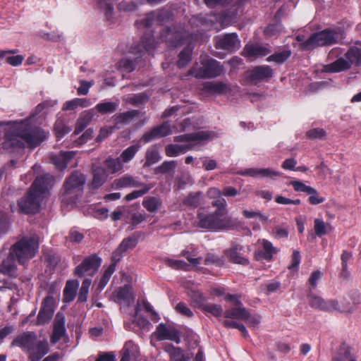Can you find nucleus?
I'll return each instance as SVG.
<instances>
[{
  "label": "nucleus",
  "instance_id": "09e8293b",
  "mask_svg": "<svg viewBox=\"0 0 361 361\" xmlns=\"http://www.w3.org/2000/svg\"><path fill=\"white\" fill-rule=\"evenodd\" d=\"M192 49V47L188 46L179 54V59L177 61V66L179 68H183L190 61Z\"/></svg>",
  "mask_w": 361,
  "mask_h": 361
},
{
  "label": "nucleus",
  "instance_id": "72a5a7b5",
  "mask_svg": "<svg viewBox=\"0 0 361 361\" xmlns=\"http://www.w3.org/2000/svg\"><path fill=\"white\" fill-rule=\"evenodd\" d=\"M78 286L79 281L77 280H70L66 282L63 290V300L66 302H70L73 300Z\"/></svg>",
  "mask_w": 361,
  "mask_h": 361
},
{
  "label": "nucleus",
  "instance_id": "7ed1b4c3",
  "mask_svg": "<svg viewBox=\"0 0 361 361\" xmlns=\"http://www.w3.org/2000/svg\"><path fill=\"white\" fill-rule=\"evenodd\" d=\"M85 183L86 177L83 173L78 171L72 172L63 183L62 202L75 204L82 195Z\"/></svg>",
  "mask_w": 361,
  "mask_h": 361
},
{
  "label": "nucleus",
  "instance_id": "1a4fd4ad",
  "mask_svg": "<svg viewBox=\"0 0 361 361\" xmlns=\"http://www.w3.org/2000/svg\"><path fill=\"white\" fill-rule=\"evenodd\" d=\"M212 138V133L209 131H198L176 136L174 141L177 142H187L188 143L196 144V149H195V150H200L201 147L204 145L208 140Z\"/></svg>",
  "mask_w": 361,
  "mask_h": 361
},
{
  "label": "nucleus",
  "instance_id": "4be33fe9",
  "mask_svg": "<svg viewBox=\"0 0 361 361\" xmlns=\"http://www.w3.org/2000/svg\"><path fill=\"white\" fill-rule=\"evenodd\" d=\"M37 336L33 332H26L17 336L11 343L12 346H18L28 352L36 343Z\"/></svg>",
  "mask_w": 361,
  "mask_h": 361
},
{
  "label": "nucleus",
  "instance_id": "f704fd0d",
  "mask_svg": "<svg viewBox=\"0 0 361 361\" xmlns=\"http://www.w3.org/2000/svg\"><path fill=\"white\" fill-rule=\"evenodd\" d=\"M224 315L228 319L247 320L249 318L250 314L245 307L238 306L227 310L224 312Z\"/></svg>",
  "mask_w": 361,
  "mask_h": 361
},
{
  "label": "nucleus",
  "instance_id": "ea45409f",
  "mask_svg": "<svg viewBox=\"0 0 361 361\" xmlns=\"http://www.w3.org/2000/svg\"><path fill=\"white\" fill-rule=\"evenodd\" d=\"M118 106L117 102H103L98 103L94 109L102 114H109L114 113Z\"/></svg>",
  "mask_w": 361,
  "mask_h": 361
},
{
  "label": "nucleus",
  "instance_id": "423d86ee",
  "mask_svg": "<svg viewBox=\"0 0 361 361\" xmlns=\"http://www.w3.org/2000/svg\"><path fill=\"white\" fill-rule=\"evenodd\" d=\"M339 33L335 30L326 29L321 32L312 34L302 47L306 50H311L317 47L330 46L337 42Z\"/></svg>",
  "mask_w": 361,
  "mask_h": 361
},
{
  "label": "nucleus",
  "instance_id": "e433bc0d",
  "mask_svg": "<svg viewBox=\"0 0 361 361\" xmlns=\"http://www.w3.org/2000/svg\"><path fill=\"white\" fill-rule=\"evenodd\" d=\"M142 205L148 212L154 213L161 208L162 201L160 197L148 196L143 200Z\"/></svg>",
  "mask_w": 361,
  "mask_h": 361
},
{
  "label": "nucleus",
  "instance_id": "5fc2aeb1",
  "mask_svg": "<svg viewBox=\"0 0 361 361\" xmlns=\"http://www.w3.org/2000/svg\"><path fill=\"white\" fill-rule=\"evenodd\" d=\"M176 165V161H165L156 169L155 171L156 173H167L174 171Z\"/></svg>",
  "mask_w": 361,
  "mask_h": 361
},
{
  "label": "nucleus",
  "instance_id": "f03ea898",
  "mask_svg": "<svg viewBox=\"0 0 361 361\" xmlns=\"http://www.w3.org/2000/svg\"><path fill=\"white\" fill-rule=\"evenodd\" d=\"M195 225L197 228L212 231L229 229L233 226L231 220L221 211H215L212 213L200 211L195 221Z\"/></svg>",
  "mask_w": 361,
  "mask_h": 361
},
{
  "label": "nucleus",
  "instance_id": "69168bd1",
  "mask_svg": "<svg viewBox=\"0 0 361 361\" xmlns=\"http://www.w3.org/2000/svg\"><path fill=\"white\" fill-rule=\"evenodd\" d=\"M176 312L187 317H191L193 316V313L191 310L184 303L178 302L175 307Z\"/></svg>",
  "mask_w": 361,
  "mask_h": 361
},
{
  "label": "nucleus",
  "instance_id": "393cba45",
  "mask_svg": "<svg viewBox=\"0 0 361 361\" xmlns=\"http://www.w3.org/2000/svg\"><path fill=\"white\" fill-rule=\"evenodd\" d=\"M49 350L48 342L44 341H36L29 351L30 358L32 361H39Z\"/></svg>",
  "mask_w": 361,
  "mask_h": 361
},
{
  "label": "nucleus",
  "instance_id": "7c9ffc66",
  "mask_svg": "<svg viewBox=\"0 0 361 361\" xmlns=\"http://www.w3.org/2000/svg\"><path fill=\"white\" fill-rule=\"evenodd\" d=\"M94 117V109H90L81 114L78 119L75 125V128L73 133L74 135H78L81 133L87 126L90 123Z\"/></svg>",
  "mask_w": 361,
  "mask_h": 361
},
{
  "label": "nucleus",
  "instance_id": "052dcab7",
  "mask_svg": "<svg viewBox=\"0 0 361 361\" xmlns=\"http://www.w3.org/2000/svg\"><path fill=\"white\" fill-rule=\"evenodd\" d=\"M203 309L205 312H209L215 317H220L223 312L221 306L216 304L206 305Z\"/></svg>",
  "mask_w": 361,
  "mask_h": 361
},
{
  "label": "nucleus",
  "instance_id": "864d4df0",
  "mask_svg": "<svg viewBox=\"0 0 361 361\" xmlns=\"http://www.w3.org/2000/svg\"><path fill=\"white\" fill-rule=\"evenodd\" d=\"M116 269V264H110L107 269L104 271V274L100 279V281L99 283V287L100 288H104V286L107 284L109 282L111 275L114 274Z\"/></svg>",
  "mask_w": 361,
  "mask_h": 361
},
{
  "label": "nucleus",
  "instance_id": "8fccbe9b",
  "mask_svg": "<svg viewBox=\"0 0 361 361\" xmlns=\"http://www.w3.org/2000/svg\"><path fill=\"white\" fill-rule=\"evenodd\" d=\"M90 213L95 218L104 220L108 217L109 210L105 207L97 205H91L89 208Z\"/></svg>",
  "mask_w": 361,
  "mask_h": 361
},
{
  "label": "nucleus",
  "instance_id": "cd10ccee",
  "mask_svg": "<svg viewBox=\"0 0 361 361\" xmlns=\"http://www.w3.org/2000/svg\"><path fill=\"white\" fill-rule=\"evenodd\" d=\"M345 57L352 66L361 65V42L357 41L351 46L345 54Z\"/></svg>",
  "mask_w": 361,
  "mask_h": 361
},
{
  "label": "nucleus",
  "instance_id": "a18cd8bd",
  "mask_svg": "<svg viewBox=\"0 0 361 361\" xmlns=\"http://www.w3.org/2000/svg\"><path fill=\"white\" fill-rule=\"evenodd\" d=\"M291 55V51L289 49H285L281 51L274 53L267 58L268 62H275L278 64H281L285 62Z\"/></svg>",
  "mask_w": 361,
  "mask_h": 361
},
{
  "label": "nucleus",
  "instance_id": "c03bdc74",
  "mask_svg": "<svg viewBox=\"0 0 361 361\" xmlns=\"http://www.w3.org/2000/svg\"><path fill=\"white\" fill-rule=\"evenodd\" d=\"M104 164L111 173H115L123 169L124 164L120 157H109L105 160Z\"/></svg>",
  "mask_w": 361,
  "mask_h": 361
},
{
  "label": "nucleus",
  "instance_id": "dca6fc26",
  "mask_svg": "<svg viewBox=\"0 0 361 361\" xmlns=\"http://www.w3.org/2000/svg\"><path fill=\"white\" fill-rule=\"evenodd\" d=\"M258 243L261 245V247L255 251V259L257 260H271L274 255L277 252L276 248L270 241L265 239L258 240Z\"/></svg>",
  "mask_w": 361,
  "mask_h": 361
},
{
  "label": "nucleus",
  "instance_id": "f257e3e1",
  "mask_svg": "<svg viewBox=\"0 0 361 361\" xmlns=\"http://www.w3.org/2000/svg\"><path fill=\"white\" fill-rule=\"evenodd\" d=\"M54 183V177L49 173L37 176L26 195L18 202V208L10 204L13 212L20 214H35L39 210L40 202L46 195L49 187Z\"/></svg>",
  "mask_w": 361,
  "mask_h": 361
},
{
  "label": "nucleus",
  "instance_id": "c9c22d12",
  "mask_svg": "<svg viewBox=\"0 0 361 361\" xmlns=\"http://www.w3.org/2000/svg\"><path fill=\"white\" fill-rule=\"evenodd\" d=\"M226 256L229 259V260L235 264H247L248 259L243 257L238 252V248L237 245L233 246L230 249H228L225 251Z\"/></svg>",
  "mask_w": 361,
  "mask_h": 361
},
{
  "label": "nucleus",
  "instance_id": "13d9d810",
  "mask_svg": "<svg viewBox=\"0 0 361 361\" xmlns=\"http://www.w3.org/2000/svg\"><path fill=\"white\" fill-rule=\"evenodd\" d=\"M243 214L244 216L247 219L257 218L262 222H266L268 220V216H264L259 211L245 209Z\"/></svg>",
  "mask_w": 361,
  "mask_h": 361
},
{
  "label": "nucleus",
  "instance_id": "338daca9",
  "mask_svg": "<svg viewBox=\"0 0 361 361\" xmlns=\"http://www.w3.org/2000/svg\"><path fill=\"white\" fill-rule=\"evenodd\" d=\"M273 235L277 239L287 238L288 236V228L276 226L273 230Z\"/></svg>",
  "mask_w": 361,
  "mask_h": 361
},
{
  "label": "nucleus",
  "instance_id": "412c9836",
  "mask_svg": "<svg viewBox=\"0 0 361 361\" xmlns=\"http://www.w3.org/2000/svg\"><path fill=\"white\" fill-rule=\"evenodd\" d=\"M140 185H142V182L138 178L126 174L119 178L115 179L111 183V188L120 190L126 188H137Z\"/></svg>",
  "mask_w": 361,
  "mask_h": 361
},
{
  "label": "nucleus",
  "instance_id": "680f3d73",
  "mask_svg": "<svg viewBox=\"0 0 361 361\" xmlns=\"http://www.w3.org/2000/svg\"><path fill=\"white\" fill-rule=\"evenodd\" d=\"M282 25L279 23L269 25L265 30L264 33L268 37L276 36L281 32Z\"/></svg>",
  "mask_w": 361,
  "mask_h": 361
},
{
  "label": "nucleus",
  "instance_id": "a19ab883",
  "mask_svg": "<svg viewBox=\"0 0 361 361\" xmlns=\"http://www.w3.org/2000/svg\"><path fill=\"white\" fill-rule=\"evenodd\" d=\"M139 114V111L137 110L128 111L121 114H116L114 116L115 123L118 124H126L131 121L135 116Z\"/></svg>",
  "mask_w": 361,
  "mask_h": 361
},
{
  "label": "nucleus",
  "instance_id": "c85d7f7f",
  "mask_svg": "<svg viewBox=\"0 0 361 361\" xmlns=\"http://www.w3.org/2000/svg\"><path fill=\"white\" fill-rule=\"evenodd\" d=\"M75 154L74 151L61 152L59 154L54 155L51 159L56 168L63 170L67 167L68 163Z\"/></svg>",
  "mask_w": 361,
  "mask_h": 361
},
{
  "label": "nucleus",
  "instance_id": "39448f33",
  "mask_svg": "<svg viewBox=\"0 0 361 361\" xmlns=\"http://www.w3.org/2000/svg\"><path fill=\"white\" fill-rule=\"evenodd\" d=\"M39 243L36 237H25L15 243L11 248L20 264H24L36 255Z\"/></svg>",
  "mask_w": 361,
  "mask_h": 361
},
{
  "label": "nucleus",
  "instance_id": "aec40b11",
  "mask_svg": "<svg viewBox=\"0 0 361 361\" xmlns=\"http://www.w3.org/2000/svg\"><path fill=\"white\" fill-rule=\"evenodd\" d=\"M169 18V13L166 10H157L147 13L142 23L145 27H150L163 23Z\"/></svg>",
  "mask_w": 361,
  "mask_h": 361
},
{
  "label": "nucleus",
  "instance_id": "37998d69",
  "mask_svg": "<svg viewBox=\"0 0 361 361\" xmlns=\"http://www.w3.org/2000/svg\"><path fill=\"white\" fill-rule=\"evenodd\" d=\"M146 162L145 166H151L161 159L158 147L156 145L151 146L146 151L145 154Z\"/></svg>",
  "mask_w": 361,
  "mask_h": 361
},
{
  "label": "nucleus",
  "instance_id": "ddd939ff",
  "mask_svg": "<svg viewBox=\"0 0 361 361\" xmlns=\"http://www.w3.org/2000/svg\"><path fill=\"white\" fill-rule=\"evenodd\" d=\"M155 47L156 43L152 35L146 34L142 37L140 43L131 47L130 52L136 56V58L142 57Z\"/></svg>",
  "mask_w": 361,
  "mask_h": 361
},
{
  "label": "nucleus",
  "instance_id": "774afa93",
  "mask_svg": "<svg viewBox=\"0 0 361 361\" xmlns=\"http://www.w3.org/2000/svg\"><path fill=\"white\" fill-rule=\"evenodd\" d=\"M118 8L123 11H133L137 8V5L131 0H123L118 4Z\"/></svg>",
  "mask_w": 361,
  "mask_h": 361
},
{
  "label": "nucleus",
  "instance_id": "b1692460",
  "mask_svg": "<svg viewBox=\"0 0 361 361\" xmlns=\"http://www.w3.org/2000/svg\"><path fill=\"white\" fill-rule=\"evenodd\" d=\"M195 149H196V144H171L166 147L165 152L167 157H174Z\"/></svg>",
  "mask_w": 361,
  "mask_h": 361
},
{
  "label": "nucleus",
  "instance_id": "603ef678",
  "mask_svg": "<svg viewBox=\"0 0 361 361\" xmlns=\"http://www.w3.org/2000/svg\"><path fill=\"white\" fill-rule=\"evenodd\" d=\"M201 197L202 193L200 192L190 193L184 200L183 203L185 205H188L192 207H197L200 204Z\"/></svg>",
  "mask_w": 361,
  "mask_h": 361
},
{
  "label": "nucleus",
  "instance_id": "9d476101",
  "mask_svg": "<svg viewBox=\"0 0 361 361\" xmlns=\"http://www.w3.org/2000/svg\"><path fill=\"white\" fill-rule=\"evenodd\" d=\"M240 46V42L235 33H228L215 38V47L216 49L233 52L238 49Z\"/></svg>",
  "mask_w": 361,
  "mask_h": 361
},
{
  "label": "nucleus",
  "instance_id": "49530a36",
  "mask_svg": "<svg viewBox=\"0 0 361 361\" xmlns=\"http://www.w3.org/2000/svg\"><path fill=\"white\" fill-rule=\"evenodd\" d=\"M140 146L138 145H133L126 148L120 155V159L123 164H127L130 161L138 152Z\"/></svg>",
  "mask_w": 361,
  "mask_h": 361
},
{
  "label": "nucleus",
  "instance_id": "f3484780",
  "mask_svg": "<svg viewBox=\"0 0 361 361\" xmlns=\"http://www.w3.org/2000/svg\"><path fill=\"white\" fill-rule=\"evenodd\" d=\"M270 53L271 49L268 44H247L243 51V56L249 59L265 56Z\"/></svg>",
  "mask_w": 361,
  "mask_h": 361
},
{
  "label": "nucleus",
  "instance_id": "6e6d98bb",
  "mask_svg": "<svg viewBox=\"0 0 361 361\" xmlns=\"http://www.w3.org/2000/svg\"><path fill=\"white\" fill-rule=\"evenodd\" d=\"M137 243V240L134 237H130L128 238H125L123 240V241L120 244L117 251L119 252H124L128 249H132L134 247H135Z\"/></svg>",
  "mask_w": 361,
  "mask_h": 361
},
{
  "label": "nucleus",
  "instance_id": "a878e982",
  "mask_svg": "<svg viewBox=\"0 0 361 361\" xmlns=\"http://www.w3.org/2000/svg\"><path fill=\"white\" fill-rule=\"evenodd\" d=\"M231 86L223 82H207L204 83L202 90L210 94H226L231 91Z\"/></svg>",
  "mask_w": 361,
  "mask_h": 361
},
{
  "label": "nucleus",
  "instance_id": "4d7b16f0",
  "mask_svg": "<svg viewBox=\"0 0 361 361\" xmlns=\"http://www.w3.org/2000/svg\"><path fill=\"white\" fill-rule=\"evenodd\" d=\"M149 97L144 92L133 94L127 99V102L133 105L137 106L146 103Z\"/></svg>",
  "mask_w": 361,
  "mask_h": 361
},
{
  "label": "nucleus",
  "instance_id": "de8ad7c7",
  "mask_svg": "<svg viewBox=\"0 0 361 361\" xmlns=\"http://www.w3.org/2000/svg\"><path fill=\"white\" fill-rule=\"evenodd\" d=\"M331 226L326 224L323 219H315L314 221V230L315 235L318 237H322L328 233L329 229Z\"/></svg>",
  "mask_w": 361,
  "mask_h": 361
},
{
  "label": "nucleus",
  "instance_id": "a211bd4d",
  "mask_svg": "<svg viewBox=\"0 0 361 361\" xmlns=\"http://www.w3.org/2000/svg\"><path fill=\"white\" fill-rule=\"evenodd\" d=\"M272 75L273 70L267 65L255 66L249 73V78L255 84L260 81L268 80Z\"/></svg>",
  "mask_w": 361,
  "mask_h": 361
},
{
  "label": "nucleus",
  "instance_id": "4c0bfd02",
  "mask_svg": "<svg viewBox=\"0 0 361 361\" xmlns=\"http://www.w3.org/2000/svg\"><path fill=\"white\" fill-rule=\"evenodd\" d=\"M153 187L154 185L152 183L146 184L142 182V185L139 187L140 188V189L133 190V192L126 195L125 197V200L129 202L138 197H140L147 194Z\"/></svg>",
  "mask_w": 361,
  "mask_h": 361
},
{
  "label": "nucleus",
  "instance_id": "0eeeda50",
  "mask_svg": "<svg viewBox=\"0 0 361 361\" xmlns=\"http://www.w3.org/2000/svg\"><path fill=\"white\" fill-rule=\"evenodd\" d=\"M102 259L96 255L85 257L74 270V274L79 277L94 276L101 265Z\"/></svg>",
  "mask_w": 361,
  "mask_h": 361
},
{
  "label": "nucleus",
  "instance_id": "c756f323",
  "mask_svg": "<svg viewBox=\"0 0 361 361\" xmlns=\"http://www.w3.org/2000/svg\"><path fill=\"white\" fill-rule=\"evenodd\" d=\"M92 176L93 178L91 183V188L92 189H97L100 188L106 181L108 178L106 171L101 166H97L93 169Z\"/></svg>",
  "mask_w": 361,
  "mask_h": 361
},
{
  "label": "nucleus",
  "instance_id": "4468645a",
  "mask_svg": "<svg viewBox=\"0 0 361 361\" xmlns=\"http://www.w3.org/2000/svg\"><path fill=\"white\" fill-rule=\"evenodd\" d=\"M308 301L312 307L319 309L322 311L331 312L338 310L339 309L338 303L336 300H325L322 298L314 294H310L308 295Z\"/></svg>",
  "mask_w": 361,
  "mask_h": 361
},
{
  "label": "nucleus",
  "instance_id": "e2e57ef3",
  "mask_svg": "<svg viewBox=\"0 0 361 361\" xmlns=\"http://www.w3.org/2000/svg\"><path fill=\"white\" fill-rule=\"evenodd\" d=\"M120 68L128 73L132 72L135 68L134 61L128 58L122 59L119 62Z\"/></svg>",
  "mask_w": 361,
  "mask_h": 361
},
{
  "label": "nucleus",
  "instance_id": "3c124183",
  "mask_svg": "<svg viewBox=\"0 0 361 361\" xmlns=\"http://www.w3.org/2000/svg\"><path fill=\"white\" fill-rule=\"evenodd\" d=\"M290 185H292L297 192H303L307 195L311 194V192H314V188L307 185L300 180H292L290 182Z\"/></svg>",
  "mask_w": 361,
  "mask_h": 361
},
{
  "label": "nucleus",
  "instance_id": "6ab92c4d",
  "mask_svg": "<svg viewBox=\"0 0 361 361\" xmlns=\"http://www.w3.org/2000/svg\"><path fill=\"white\" fill-rule=\"evenodd\" d=\"M183 36L184 34L176 30L175 27H167L161 34V40L168 42L171 47H176L183 44Z\"/></svg>",
  "mask_w": 361,
  "mask_h": 361
},
{
  "label": "nucleus",
  "instance_id": "f8f14e48",
  "mask_svg": "<svg viewBox=\"0 0 361 361\" xmlns=\"http://www.w3.org/2000/svg\"><path fill=\"white\" fill-rule=\"evenodd\" d=\"M65 324L66 320L63 314L58 312L53 323V331L50 338L52 344H56L59 340L67 338Z\"/></svg>",
  "mask_w": 361,
  "mask_h": 361
},
{
  "label": "nucleus",
  "instance_id": "bb28decb",
  "mask_svg": "<svg viewBox=\"0 0 361 361\" xmlns=\"http://www.w3.org/2000/svg\"><path fill=\"white\" fill-rule=\"evenodd\" d=\"M122 357L120 361H137L139 355L138 347L133 341H127L122 350Z\"/></svg>",
  "mask_w": 361,
  "mask_h": 361
},
{
  "label": "nucleus",
  "instance_id": "2f4dec72",
  "mask_svg": "<svg viewBox=\"0 0 361 361\" xmlns=\"http://www.w3.org/2000/svg\"><path fill=\"white\" fill-rule=\"evenodd\" d=\"M351 66L345 57H340L333 63L327 65L325 67V70L329 73H338L348 70Z\"/></svg>",
  "mask_w": 361,
  "mask_h": 361
},
{
  "label": "nucleus",
  "instance_id": "5701e85b",
  "mask_svg": "<svg viewBox=\"0 0 361 361\" xmlns=\"http://www.w3.org/2000/svg\"><path fill=\"white\" fill-rule=\"evenodd\" d=\"M332 361H357L356 350L345 343H343Z\"/></svg>",
  "mask_w": 361,
  "mask_h": 361
},
{
  "label": "nucleus",
  "instance_id": "20e7f679",
  "mask_svg": "<svg viewBox=\"0 0 361 361\" xmlns=\"http://www.w3.org/2000/svg\"><path fill=\"white\" fill-rule=\"evenodd\" d=\"M224 67L216 60L204 57L190 70V74L197 78H214L222 74Z\"/></svg>",
  "mask_w": 361,
  "mask_h": 361
},
{
  "label": "nucleus",
  "instance_id": "2eb2a0df",
  "mask_svg": "<svg viewBox=\"0 0 361 361\" xmlns=\"http://www.w3.org/2000/svg\"><path fill=\"white\" fill-rule=\"evenodd\" d=\"M172 133L171 126L168 122H164L161 125L154 127L149 131L146 132L142 137V140L145 143H147L149 141L165 137Z\"/></svg>",
  "mask_w": 361,
  "mask_h": 361
},
{
  "label": "nucleus",
  "instance_id": "79ce46f5",
  "mask_svg": "<svg viewBox=\"0 0 361 361\" xmlns=\"http://www.w3.org/2000/svg\"><path fill=\"white\" fill-rule=\"evenodd\" d=\"M71 130L63 119L58 118L54 124V132L57 139H61L65 135L68 133Z\"/></svg>",
  "mask_w": 361,
  "mask_h": 361
},
{
  "label": "nucleus",
  "instance_id": "6e6552de",
  "mask_svg": "<svg viewBox=\"0 0 361 361\" xmlns=\"http://www.w3.org/2000/svg\"><path fill=\"white\" fill-rule=\"evenodd\" d=\"M56 306V299L52 295H47L42 302L41 307L37 317V325H44L51 319Z\"/></svg>",
  "mask_w": 361,
  "mask_h": 361
},
{
  "label": "nucleus",
  "instance_id": "9b49d317",
  "mask_svg": "<svg viewBox=\"0 0 361 361\" xmlns=\"http://www.w3.org/2000/svg\"><path fill=\"white\" fill-rule=\"evenodd\" d=\"M155 336L159 341L169 340L176 343L180 341V333L175 327L159 324L156 329Z\"/></svg>",
  "mask_w": 361,
  "mask_h": 361
},
{
  "label": "nucleus",
  "instance_id": "58836bf2",
  "mask_svg": "<svg viewBox=\"0 0 361 361\" xmlns=\"http://www.w3.org/2000/svg\"><path fill=\"white\" fill-rule=\"evenodd\" d=\"M164 350L169 354L171 361H188V358L179 348H176L171 344H166L164 346Z\"/></svg>",
  "mask_w": 361,
  "mask_h": 361
},
{
  "label": "nucleus",
  "instance_id": "bf43d9fd",
  "mask_svg": "<svg viewBox=\"0 0 361 361\" xmlns=\"http://www.w3.org/2000/svg\"><path fill=\"white\" fill-rule=\"evenodd\" d=\"M117 298L124 301H129L132 298L130 287L126 285L120 288L117 292Z\"/></svg>",
  "mask_w": 361,
  "mask_h": 361
},
{
  "label": "nucleus",
  "instance_id": "473e14b6",
  "mask_svg": "<svg viewBox=\"0 0 361 361\" xmlns=\"http://www.w3.org/2000/svg\"><path fill=\"white\" fill-rule=\"evenodd\" d=\"M16 256L10 251L8 257L0 264V272L5 275L13 276L16 269Z\"/></svg>",
  "mask_w": 361,
  "mask_h": 361
},
{
  "label": "nucleus",
  "instance_id": "0e129e2a",
  "mask_svg": "<svg viewBox=\"0 0 361 361\" xmlns=\"http://www.w3.org/2000/svg\"><path fill=\"white\" fill-rule=\"evenodd\" d=\"M306 135L310 139H322L326 135V132L322 128H317L308 130Z\"/></svg>",
  "mask_w": 361,
  "mask_h": 361
}]
</instances>
